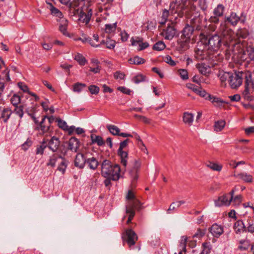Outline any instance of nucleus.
Masks as SVG:
<instances>
[{"instance_id": "nucleus-59", "label": "nucleus", "mask_w": 254, "mask_h": 254, "mask_svg": "<svg viewBox=\"0 0 254 254\" xmlns=\"http://www.w3.org/2000/svg\"><path fill=\"white\" fill-rule=\"evenodd\" d=\"M88 89L92 94H97L100 91L99 87L94 85L89 86Z\"/></svg>"}, {"instance_id": "nucleus-38", "label": "nucleus", "mask_w": 254, "mask_h": 254, "mask_svg": "<svg viewBox=\"0 0 254 254\" xmlns=\"http://www.w3.org/2000/svg\"><path fill=\"white\" fill-rule=\"evenodd\" d=\"M50 9L51 14L54 16L59 18H62L63 17L62 12L59 9L54 6L52 4H50Z\"/></svg>"}, {"instance_id": "nucleus-47", "label": "nucleus", "mask_w": 254, "mask_h": 254, "mask_svg": "<svg viewBox=\"0 0 254 254\" xmlns=\"http://www.w3.org/2000/svg\"><path fill=\"white\" fill-rule=\"evenodd\" d=\"M245 54L248 56L251 61L254 60V48L251 46L247 47V50L245 51Z\"/></svg>"}, {"instance_id": "nucleus-43", "label": "nucleus", "mask_w": 254, "mask_h": 254, "mask_svg": "<svg viewBox=\"0 0 254 254\" xmlns=\"http://www.w3.org/2000/svg\"><path fill=\"white\" fill-rule=\"evenodd\" d=\"M20 101V96L17 94H14L10 99V102L14 107L19 105Z\"/></svg>"}, {"instance_id": "nucleus-60", "label": "nucleus", "mask_w": 254, "mask_h": 254, "mask_svg": "<svg viewBox=\"0 0 254 254\" xmlns=\"http://www.w3.org/2000/svg\"><path fill=\"white\" fill-rule=\"evenodd\" d=\"M46 148H47V147L44 146V145L40 144L37 145L36 149V154L43 155Z\"/></svg>"}, {"instance_id": "nucleus-54", "label": "nucleus", "mask_w": 254, "mask_h": 254, "mask_svg": "<svg viewBox=\"0 0 254 254\" xmlns=\"http://www.w3.org/2000/svg\"><path fill=\"white\" fill-rule=\"evenodd\" d=\"M195 92L198 94L200 96L205 98L206 99L209 100L208 95H210L208 94L204 90L200 88L198 89H195Z\"/></svg>"}, {"instance_id": "nucleus-52", "label": "nucleus", "mask_w": 254, "mask_h": 254, "mask_svg": "<svg viewBox=\"0 0 254 254\" xmlns=\"http://www.w3.org/2000/svg\"><path fill=\"white\" fill-rule=\"evenodd\" d=\"M86 86L84 83L77 82L75 83L73 86V91L76 92H80L82 89Z\"/></svg>"}, {"instance_id": "nucleus-23", "label": "nucleus", "mask_w": 254, "mask_h": 254, "mask_svg": "<svg viewBox=\"0 0 254 254\" xmlns=\"http://www.w3.org/2000/svg\"><path fill=\"white\" fill-rule=\"evenodd\" d=\"M135 208H136V204L134 203L130 207H126V213L129 214V216L127 222V224H129L131 222V220L134 217L135 214L134 209Z\"/></svg>"}, {"instance_id": "nucleus-36", "label": "nucleus", "mask_w": 254, "mask_h": 254, "mask_svg": "<svg viewBox=\"0 0 254 254\" xmlns=\"http://www.w3.org/2000/svg\"><path fill=\"white\" fill-rule=\"evenodd\" d=\"M128 61L130 64L138 65L144 64L145 60L142 58L138 56H135L133 58H130Z\"/></svg>"}, {"instance_id": "nucleus-42", "label": "nucleus", "mask_w": 254, "mask_h": 254, "mask_svg": "<svg viewBox=\"0 0 254 254\" xmlns=\"http://www.w3.org/2000/svg\"><path fill=\"white\" fill-rule=\"evenodd\" d=\"M107 128L109 131L114 135H119L120 129L115 125H109L107 126Z\"/></svg>"}, {"instance_id": "nucleus-21", "label": "nucleus", "mask_w": 254, "mask_h": 254, "mask_svg": "<svg viewBox=\"0 0 254 254\" xmlns=\"http://www.w3.org/2000/svg\"><path fill=\"white\" fill-rule=\"evenodd\" d=\"M63 158V157H62L61 154L55 153L50 156L49 161L47 163V165L54 167L56 166V163L57 162L59 163Z\"/></svg>"}, {"instance_id": "nucleus-16", "label": "nucleus", "mask_w": 254, "mask_h": 254, "mask_svg": "<svg viewBox=\"0 0 254 254\" xmlns=\"http://www.w3.org/2000/svg\"><path fill=\"white\" fill-rule=\"evenodd\" d=\"M80 141L75 137H71L68 141L67 149L71 151L77 152L80 146Z\"/></svg>"}, {"instance_id": "nucleus-12", "label": "nucleus", "mask_w": 254, "mask_h": 254, "mask_svg": "<svg viewBox=\"0 0 254 254\" xmlns=\"http://www.w3.org/2000/svg\"><path fill=\"white\" fill-rule=\"evenodd\" d=\"M131 42L132 46H135L137 44L139 45L138 51H142L148 48L149 46V44L145 42H143V39L142 37H137L135 39L133 37L131 39Z\"/></svg>"}, {"instance_id": "nucleus-9", "label": "nucleus", "mask_w": 254, "mask_h": 254, "mask_svg": "<svg viewBox=\"0 0 254 254\" xmlns=\"http://www.w3.org/2000/svg\"><path fill=\"white\" fill-rule=\"evenodd\" d=\"M176 34V29L173 23L168 24L167 27L163 30L161 35L166 40H172Z\"/></svg>"}, {"instance_id": "nucleus-13", "label": "nucleus", "mask_w": 254, "mask_h": 254, "mask_svg": "<svg viewBox=\"0 0 254 254\" xmlns=\"http://www.w3.org/2000/svg\"><path fill=\"white\" fill-rule=\"evenodd\" d=\"M190 39L185 38L184 37H181V38L178 40L177 49L180 52H184L189 48V43Z\"/></svg>"}, {"instance_id": "nucleus-55", "label": "nucleus", "mask_w": 254, "mask_h": 254, "mask_svg": "<svg viewBox=\"0 0 254 254\" xmlns=\"http://www.w3.org/2000/svg\"><path fill=\"white\" fill-rule=\"evenodd\" d=\"M117 23H114L113 24H106L105 25V31L106 33H111L115 31L116 29Z\"/></svg>"}, {"instance_id": "nucleus-25", "label": "nucleus", "mask_w": 254, "mask_h": 254, "mask_svg": "<svg viewBox=\"0 0 254 254\" xmlns=\"http://www.w3.org/2000/svg\"><path fill=\"white\" fill-rule=\"evenodd\" d=\"M68 164V161L64 157L61 159V160L59 162V165L57 167V170L60 173L64 174L65 173V170Z\"/></svg>"}, {"instance_id": "nucleus-61", "label": "nucleus", "mask_w": 254, "mask_h": 254, "mask_svg": "<svg viewBox=\"0 0 254 254\" xmlns=\"http://www.w3.org/2000/svg\"><path fill=\"white\" fill-rule=\"evenodd\" d=\"M164 61L170 64L171 66H174L176 65V63L172 59L171 57L169 55L165 56L164 59Z\"/></svg>"}, {"instance_id": "nucleus-17", "label": "nucleus", "mask_w": 254, "mask_h": 254, "mask_svg": "<svg viewBox=\"0 0 254 254\" xmlns=\"http://www.w3.org/2000/svg\"><path fill=\"white\" fill-rule=\"evenodd\" d=\"M210 232L215 237H219L224 232L223 226L215 223L210 228Z\"/></svg>"}, {"instance_id": "nucleus-31", "label": "nucleus", "mask_w": 254, "mask_h": 254, "mask_svg": "<svg viewBox=\"0 0 254 254\" xmlns=\"http://www.w3.org/2000/svg\"><path fill=\"white\" fill-rule=\"evenodd\" d=\"M86 163L90 169L93 170L96 169L99 165L98 161L94 157L87 159Z\"/></svg>"}, {"instance_id": "nucleus-26", "label": "nucleus", "mask_w": 254, "mask_h": 254, "mask_svg": "<svg viewBox=\"0 0 254 254\" xmlns=\"http://www.w3.org/2000/svg\"><path fill=\"white\" fill-rule=\"evenodd\" d=\"M208 97L209 98V100H211L215 106H222V105L224 104H228L229 103L228 101L223 100L220 98L211 95H208Z\"/></svg>"}, {"instance_id": "nucleus-6", "label": "nucleus", "mask_w": 254, "mask_h": 254, "mask_svg": "<svg viewBox=\"0 0 254 254\" xmlns=\"http://www.w3.org/2000/svg\"><path fill=\"white\" fill-rule=\"evenodd\" d=\"M233 31L232 30L231 38L229 39L230 46H235L236 45L243 44V40L246 39L249 35V33L246 28H241L238 30L236 33V39H234L232 37Z\"/></svg>"}, {"instance_id": "nucleus-18", "label": "nucleus", "mask_w": 254, "mask_h": 254, "mask_svg": "<svg viewBox=\"0 0 254 254\" xmlns=\"http://www.w3.org/2000/svg\"><path fill=\"white\" fill-rule=\"evenodd\" d=\"M234 229L236 234L247 232L246 225H245L243 221L241 220H238L235 223Z\"/></svg>"}, {"instance_id": "nucleus-11", "label": "nucleus", "mask_w": 254, "mask_h": 254, "mask_svg": "<svg viewBox=\"0 0 254 254\" xmlns=\"http://www.w3.org/2000/svg\"><path fill=\"white\" fill-rule=\"evenodd\" d=\"M59 138L55 136H52L48 143V148L53 152H56L60 145Z\"/></svg>"}, {"instance_id": "nucleus-56", "label": "nucleus", "mask_w": 254, "mask_h": 254, "mask_svg": "<svg viewBox=\"0 0 254 254\" xmlns=\"http://www.w3.org/2000/svg\"><path fill=\"white\" fill-rule=\"evenodd\" d=\"M66 22L67 20H65V22ZM59 30L61 33H63V35L67 36L69 35L68 32H67V24L66 23H64V24H61L59 26Z\"/></svg>"}, {"instance_id": "nucleus-15", "label": "nucleus", "mask_w": 254, "mask_h": 254, "mask_svg": "<svg viewBox=\"0 0 254 254\" xmlns=\"http://www.w3.org/2000/svg\"><path fill=\"white\" fill-rule=\"evenodd\" d=\"M12 113V110L9 108H2L0 106V120L7 123Z\"/></svg>"}, {"instance_id": "nucleus-32", "label": "nucleus", "mask_w": 254, "mask_h": 254, "mask_svg": "<svg viewBox=\"0 0 254 254\" xmlns=\"http://www.w3.org/2000/svg\"><path fill=\"white\" fill-rule=\"evenodd\" d=\"M106 177L104 184L106 187H109L111 185V181H117L123 176H104Z\"/></svg>"}, {"instance_id": "nucleus-40", "label": "nucleus", "mask_w": 254, "mask_h": 254, "mask_svg": "<svg viewBox=\"0 0 254 254\" xmlns=\"http://www.w3.org/2000/svg\"><path fill=\"white\" fill-rule=\"evenodd\" d=\"M224 10V6L222 4H219L214 9V15L221 17L223 15Z\"/></svg>"}, {"instance_id": "nucleus-57", "label": "nucleus", "mask_w": 254, "mask_h": 254, "mask_svg": "<svg viewBox=\"0 0 254 254\" xmlns=\"http://www.w3.org/2000/svg\"><path fill=\"white\" fill-rule=\"evenodd\" d=\"M178 72L182 79L186 80L188 79V72L186 69H180L178 70Z\"/></svg>"}, {"instance_id": "nucleus-45", "label": "nucleus", "mask_w": 254, "mask_h": 254, "mask_svg": "<svg viewBox=\"0 0 254 254\" xmlns=\"http://www.w3.org/2000/svg\"><path fill=\"white\" fill-rule=\"evenodd\" d=\"M146 77L141 74H138L133 77L132 80L136 84H138L141 82L146 81Z\"/></svg>"}, {"instance_id": "nucleus-41", "label": "nucleus", "mask_w": 254, "mask_h": 254, "mask_svg": "<svg viewBox=\"0 0 254 254\" xmlns=\"http://www.w3.org/2000/svg\"><path fill=\"white\" fill-rule=\"evenodd\" d=\"M225 121L220 120L215 122L214 124V130L216 131H221L225 126Z\"/></svg>"}, {"instance_id": "nucleus-24", "label": "nucleus", "mask_w": 254, "mask_h": 254, "mask_svg": "<svg viewBox=\"0 0 254 254\" xmlns=\"http://www.w3.org/2000/svg\"><path fill=\"white\" fill-rule=\"evenodd\" d=\"M240 20V17L236 13L232 12L229 16L226 17V21H228L233 26H235Z\"/></svg>"}, {"instance_id": "nucleus-51", "label": "nucleus", "mask_w": 254, "mask_h": 254, "mask_svg": "<svg viewBox=\"0 0 254 254\" xmlns=\"http://www.w3.org/2000/svg\"><path fill=\"white\" fill-rule=\"evenodd\" d=\"M188 238L186 236H183L181 237L179 248L181 251L186 252V245Z\"/></svg>"}, {"instance_id": "nucleus-2", "label": "nucleus", "mask_w": 254, "mask_h": 254, "mask_svg": "<svg viewBox=\"0 0 254 254\" xmlns=\"http://www.w3.org/2000/svg\"><path fill=\"white\" fill-rule=\"evenodd\" d=\"M229 83L231 87L236 89L239 87L245 79V90L243 95L245 99L253 101L254 97L252 94L254 92V70L252 72L249 71H238L231 73Z\"/></svg>"}, {"instance_id": "nucleus-28", "label": "nucleus", "mask_w": 254, "mask_h": 254, "mask_svg": "<svg viewBox=\"0 0 254 254\" xmlns=\"http://www.w3.org/2000/svg\"><path fill=\"white\" fill-rule=\"evenodd\" d=\"M246 228L247 232L254 233V217H249L246 221Z\"/></svg>"}, {"instance_id": "nucleus-49", "label": "nucleus", "mask_w": 254, "mask_h": 254, "mask_svg": "<svg viewBox=\"0 0 254 254\" xmlns=\"http://www.w3.org/2000/svg\"><path fill=\"white\" fill-rule=\"evenodd\" d=\"M74 59L81 65H84L87 63L86 59L80 54H77Z\"/></svg>"}, {"instance_id": "nucleus-7", "label": "nucleus", "mask_w": 254, "mask_h": 254, "mask_svg": "<svg viewBox=\"0 0 254 254\" xmlns=\"http://www.w3.org/2000/svg\"><path fill=\"white\" fill-rule=\"evenodd\" d=\"M234 192V190H232L230 193L219 197L217 199L214 200L215 206H229L231 203Z\"/></svg>"}, {"instance_id": "nucleus-63", "label": "nucleus", "mask_w": 254, "mask_h": 254, "mask_svg": "<svg viewBox=\"0 0 254 254\" xmlns=\"http://www.w3.org/2000/svg\"><path fill=\"white\" fill-rule=\"evenodd\" d=\"M240 179L245 183H250L253 181L252 176H239Z\"/></svg>"}, {"instance_id": "nucleus-29", "label": "nucleus", "mask_w": 254, "mask_h": 254, "mask_svg": "<svg viewBox=\"0 0 254 254\" xmlns=\"http://www.w3.org/2000/svg\"><path fill=\"white\" fill-rule=\"evenodd\" d=\"M92 144L97 143L98 145L101 146L105 145V141L102 136L94 134L91 135Z\"/></svg>"}, {"instance_id": "nucleus-34", "label": "nucleus", "mask_w": 254, "mask_h": 254, "mask_svg": "<svg viewBox=\"0 0 254 254\" xmlns=\"http://www.w3.org/2000/svg\"><path fill=\"white\" fill-rule=\"evenodd\" d=\"M239 244L240 245L238 248L241 251L247 250L251 245L250 241L248 239L241 240L239 241Z\"/></svg>"}, {"instance_id": "nucleus-1", "label": "nucleus", "mask_w": 254, "mask_h": 254, "mask_svg": "<svg viewBox=\"0 0 254 254\" xmlns=\"http://www.w3.org/2000/svg\"><path fill=\"white\" fill-rule=\"evenodd\" d=\"M221 36L210 35L201 32L199 35V42L195 49V57L198 60H212L213 54L223 45L230 47L229 40L231 38L232 30L225 26L221 28Z\"/></svg>"}, {"instance_id": "nucleus-27", "label": "nucleus", "mask_w": 254, "mask_h": 254, "mask_svg": "<svg viewBox=\"0 0 254 254\" xmlns=\"http://www.w3.org/2000/svg\"><path fill=\"white\" fill-rule=\"evenodd\" d=\"M183 122L189 126H191L193 121V115L189 112H185L183 116Z\"/></svg>"}, {"instance_id": "nucleus-35", "label": "nucleus", "mask_w": 254, "mask_h": 254, "mask_svg": "<svg viewBox=\"0 0 254 254\" xmlns=\"http://www.w3.org/2000/svg\"><path fill=\"white\" fill-rule=\"evenodd\" d=\"M100 45H105L108 49H114L115 47L116 42L114 40L108 38L106 40H102L100 42Z\"/></svg>"}, {"instance_id": "nucleus-19", "label": "nucleus", "mask_w": 254, "mask_h": 254, "mask_svg": "<svg viewBox=\"0 0 254 254\" xmlns=\"http://www.w3.org/2000/svg\"><path fill=\"white\" fill-rule=\"evenodd\" d=\"M86 162V159L82 153H78L74 160V165L79 168H83Z\"/></svg>"}, {"instance_id": "nucleus-62", "label": "nucleus", "mask_w": 254, "mask_h": 254, "mask_svg": "<svg viewBox=\"0 0 254 254\" xmlns=\"http://www.w3.org/2000/svg\"><path fill=\"white\" fill-rule=\"evenodd\" d=\"M101 1L103 3L104 8L108 9L110 8L114 0H101Z\"/></svg>"}, {"instance_id": "nucleus-37", "label": "nucleus", "mask_w": 254, "mask_h": 254, "mask_svg": "<svg viewBox=\"0 0 254 254\" xmlns=\"http://www.w3.org/2000/svg\"><path fill=\"white\" fill-rule=\"evenodd\" d=\"M24 105L21 104L18 106H14V109L12 113H14L21 119L24 115Z\"/></svg>"}, {"instance_id": "nucleus-22", "label": "nucleus", "mask_w": 254, "mask_h": 254, "mask_svg": "<svg viewBox=\"0 0 254 254\" xmlns=\"http://www.w3.org/2000/svg\"><path fill=\"white\" fill-rule=\"evenodd\" d=\"M127 199L131 200L126 207H130L134 203L136 204V208L135 209H139L140 203L138 200L134 199V195L131 190H128L127 195Z\"/></svg>"}, {"instance_id": "nucleus-33", "label": "nucleus", "mask_w": 254, "mask_h": 254, "mask_svg": "<svg viewBox=\"0 0 254 254\" xmlns=\"http://www.w3.org/2000/svg\"><path fill=\"white\" fill-rule=\"evenodd\" d=\"M118 154L121 158V162L124 166L127 165V159L128 158V153L127 151L122 150L119 151L118 150Z\"/></svg>"}, {"instance_id": "nucleus-50", "label": "nucleus", "mask_w": 254, "mask_h": 254, "mask_svg": "<svg viewBox=\"0 0 254 254\" xmlns=\"http://www.w3.org/2000/svg\"><path fill=\"white\" fill-rule=\"evenodd\" d=\"M203 250L200 254H209L211 249L210 243H203L202 244Z\"/></svg>"}, {"instance_id": "nucleus-46", "label": "nucleus", "mask_w": 254, "mask_h": 254, "mask_svg": "<svg viewBox=\"0 0 254 254\" xmlns=\"http://www.w3.org/2000/svg\"><path fill=\"white\" fill-rule=\"evenodd\" d=\"M166 47V45L162 41H159L156 42L153 46L152 49L155 51H162Z\"/></svg>"}, {"instance_id": "nucleus-64", "label": "nucleus", "mask_w": 254, "mask_h": 254, "mask_svg": "<svg viewBox=\"0 0 254 254\" xmlns=\"http://www.w3.org/2000/svg\"><path fill=\"white\" fill-rule=\"evenodd\" d=\"M130 142V140L128 138L125 139L123 141H122L120 144V147L118 150L121 151L123 150V149L127 146V143Z\"/></svg>"}, {"instance_id": "nucleus-20", "label": "nucleus", "mask_w": 254, "mask_h": 254, "mask_svg": "<svg viewBox=\"0 0 254 254\" xmlns=\"http://www.w3.org/2000/svg\"><path fill=\"white\" fill-rule=\"evenodd\" d=\"M195 29L189 24H187L182 30V37L190 39V37Z\"/></svg>"}, {"instance_id": "nucleus-44", "label": "nucleus", "mask_w": 254, "mask_h": 254, "mask_svg": "<svg viewBox=\"0 0 254 254\" xmlns=\"http://www.w3.org/2000/svg\"><path fill=\"white\" fill-rule=\"evenodd\" d=\"M206 166L214 171H220L222 169V165L212 162H209Z\"/></svg>"}, {"instance_id": "nucleus-53", "label": "nucleus", "mask_w": 254, "mask_h": 254, "mask_svg": "<svg viewBox=\"0 0 254 254\" xmlns=\"http://www.w3.org/2000/svg\"><path fill=\"white\" fill-rule=\"evenodd\" d=\"M56 122L58 123V126L60 128H62L64 130L67 129V125L65 121L62 120L60 118H56Z\"/></svg>"}, {"instance_id": "nucleus-58", "label": "nucleus", "mask_w": 254, "mask_h": 254, "mask_svg": "<svg viewBox=\"0 0 254 254\" xmlns=\"http://www.w3.org/2000/svg\"><path fill=\"white\" fill-rule=\"evenodd\" d=\"M242 201V196L241 195H238L234 196L233 195V198L231 202L233 203V205H237L239 204Z\"/></svg>"}, {"instance_id": "nucleus-14", "label": "nucleus", "mask_w": 254, "mask_h": 254, "mask_svg": "<svg viewBox=\"0 0 254 254\" xmlns=\"http://www.w3.org/2000/svg\"><path fill=\"white\" fill-rule=\"evenodd\" d=\"M126 241L128 246L130 247L134 246L135 243V241L137 239L136 233L131 229H128L126 231Z\"/></svg>"}, {"instance_id": "nucleus-8", "label": "nucleus", "mask_w": 254, "mask_h": 254, "mask_svg": "<svg viewBox=\"0 0 254 254\" xmlns=\"http://www.w3.org/2000/svg\"><path fill=\"white\" fill-rule=\"evenodd\" d=\"M47 117V115L43 116L41 121L35 128L36 130H38L41 131L40 132V134L41 135H45L46 133H48L52 130V129L51 128L50 125H48L45 122V120Z\"/></svg>"}, {"instance_id": "nucleus-4", "label": "nucleus", "mask_w": 254, "mask_h": 254, "mask_svg": "<svg viewBox=\"0 0 254 254\" xmlns=\"http://www.w3.org/2000/svg\"><path fill=\"white\" fill-rule=\"evenodd\" d=\"M121 168L118 164H113L108 160H105L102 164V173L105 175H120Z\"/></svg>"}, {"instance_id": "nucleus-39", "label": "nucleus", "mask_w": 254, "mask_h": 254, "mask_svg": "<svg viewBox=\"0 0 254 254\" xmlns=\"http://www.w3.org/2000/svg\"><path fill=\"white\" fill-rule=\"evenodd\" d=\"M196 67L198 68L199 71L203 75H206L209 73V68L204 64H197Z\"/></svg>"}, {"instance_id": "nucleus-10", "label": "nucleus", "mask_w": 254, "mask_h": 254, "mask_svg": "<svg viewBox=\"0 0 254 254\" xmlns=\"http://www.w3.org/2000/svg\"><path fill=\"white\" fill-rule=\"evenodd\" d=\"M202 20L203 16L197 13L190 20V24L195 29V31H199L202 28Z\"/></svg>"}, {"instance_id": "nucleus-30", "label": "nucleus", "mask_w": 254, "mask_h": 254, "mask_svg": "<svg viewBox=\"0 0 254 254\" xmlns=\"http://www.w3.org/2000/svg\"><path fill=\"white\" fill-rule=\"evenodd\" d=\"M140 166L141 163L139 161L135 160L130 170V174L131 175H137L139 173Z\"/></svg>"}, {"instance_id": "nucleus-3", "label": "nucleus", "mask_w": 254, "mask_h": 254, "mask_svg": "<svg viewBox=\"0 0 254 254\" xmlns=\"http://www.w3.org/2000/svg\"><path fill=\"white\" fill-rule=\"evenodd\" d=\"M195 9V6L189 0H175L170 4L171 12L177 14V16L180 17L190 18Z\"/></svg>"}, {"instance_id": "nucleus-5", "label": "nucleus", "mask_w": 254, "mask_h": 254, "mask_svg": "<svg viewBox=\"0 0 254 254\" xmlns=\"http://www.w3.org/2000/svg\"><path fill=\"white\" fill-rule=\"evenodd\" d=\"M93 14L92 9L88 6H84L81 7L78 14V20L80 22L88 24Z\"/></svg>"}, {"instance_id": "nucleus-48", "label": "nucleus", "mask_w": 254, "mask_h": 254, "mask_svg": "<svg viewBox=\"0 0 254 254\" xmlns=\"http://www.w3.org/2000/svg\"><path fill=\"white\" fill-rule=\"evenodd\" d=\"M231 72H220L219 73L220 79L222 82H225L226 80L229 81L230 79Z\"/></svg>"}]
</instances>
